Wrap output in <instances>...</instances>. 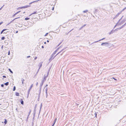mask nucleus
<instances>
[{"label": "nucleus", "mask_w": 126, "mask_h": 126, "mask_svg": "<svg viewBox=\"0 0 126 126\" xmlns=\"http://www.w3.org/2000/svg\"><path fill=\"white\" fill-rule=\"evenodd\" d=\"M118 30H119V29L118 28L116 29H115L114 30H113V31H114V32L115 31H117Z\"/></svg>", "instance_id": "obj_28"}, {"label": "nucleus", "mask_w": 126, "mask_h": 126, "mask_svg": "<svg viewBox=\"0 0 126 126\" xmlns=\"http://www.w3.org/2000/svg\"><path fill=\"white\" fill-rule=\"evenodd\" d=\"M39 70V69H38V71L37 72V73L38 72Z\"/></svg>", "instance_id": "obj_51"}, {"label": "nucleus", "mask_w": 126, "mask_h": 126, "mask_svg": "<svg viewBox=\"0 0 126 126\" xmlns=\"http://www.w3.org/2000/svg\"><path fill=\"white\" fill-rule=\"evenodd\" d=\"M38 82H37L36 84V86H37L38 85Z\"/></svg>", "instance_id": "obj_40"}, {"label": "nucleus", "mask_w": 126, "mask_h": 126, "mask_svg": "<svg viewBox=\"0 0 126 126\" xmlns=\"http://www.w3.org/2000/svg\"><path fill=\"white\" fill-rule=\"evenodd\" d=\"M18 32V31H16V33H17Z\"/></svg>", "instance_id": "obj_55"}, {"label": "nucleus", "mask_w": 126, "mask_h": 126, "mask_svg": "<svg viewBox=\"0 0 126 126\" xmlns=\"http://www.w3.org/2000/svg\"><path fill=\"white\" fill-rule=\"evenodd\" d=\"M61 47V46H60L59 47H58L57 50L55 51L52 54L54 55L56 53L58 50L59 49V48H60Z\"/></svg>", "instance_id": "obj_6"}, {"label": "nucleus", "mask_w": 126, "mask_h": 126, "mask_svg": "<svg viewBox=\"0 0 126 126\" xmlns=\"http://www.w3.org/2000/svg\"><path fill=\"white\" fill-rule=\"evenodd\" d=\"M16 87L15 86H14L13 88V91H15L16 90Z\"/></svg>", "instance_id": "obj_29"}, {"label": "nucleus", "mask_w": 126, "mask_h": 126, "mask_svg": "<svg viewBox=\"0 0 126 126\" xmlns=\"http://www.w3.org/2000/svg\"><path fill=\"white\" fill-rule=\"evenodd\" d=\"M88 11V10H86L85 11H83V12L84 13H86Z\"/></svg>", "instance_id": "obj_22"}, {"label": "nucleus", "mask_w": 126, "mask_h": 126, "mask_svg": "<svg viewBox=\"0 0 126 126\" xmlns=\"http://www.w3.org/2000/svg\"><path fill=\"white\" fill-rule=\"evenodd\" d=\"M24 79L22 78L21 79V81H22V84H23L24 83L23 81H24Z\"/></svg>", "instance_id": "obj_19"}, {"label": "nucleus", "mask_w": 126, "mask_h": 126, "mask_svg": "<svg viewBox=\"0 0 126 126\" xmlns=\"http://www.w3.org/2000/svg\"><path fill=\"white\" fill-rule=\"evenodd\" d=\"M111 79H114L113 77H112V78H111Z\"/></svg>", "instance_id": "obj_62"}, {"label": "nucleus", "mask_w": 126, "mask_h": 126, "mask_svg": "<svg viewBox=\"0 0 126 126\" xmlns=\"http://www.w3.org/2000/svg\"><path fill=\"white\" fill-rule=\"evenodd\" d=\"M10 23H9L7 25H9L11 23V22Z\"/></svg>", "instance_id": "obj_50"}, {"label": "nucleus", "mask_w": 126, "mask_h": 126, "mask_svg": "<svg viewBox=\"0 0 126 126\" xmlns=\"http://www.w3.org/2000/svg\"><path fill=\"white\" fill-rule=\"evenodd\" d=\"M42 103H41V107H40V111H41V108H42Z\"/></svg>", "instance_id": "obj_33"}, {"label": "nucleus", "mask_w": 126, "mask_h": 126, "mask_svg": "<svg viewBox=\"0 0 126 126\" xmlns=\"http://www.w3.org/2000/svg\"><path fill=\"white\" fill-rule=\"evenodd\" d=\"M47 42H49V41L48 40H47Z\"/></svg>", "instance_id": "obj_59"}, {"label": "nucleus", "mask_w": 126, "mask_h": 126, "mask_svg": "<svg viewBox=\"0 0 126 126\" xmlns=\"http://www.w3.org/2000/svg\"><path fill=\"white\" fill-rule=\"evenodd\" d=\"M30 6V5H27V6H24L22 7H19L17 9H22V8H28V7H29Z\"/></svg>", "instance_id": "obj_1"}, {"label": "nucleus", "mask_w": 126, "mask_h": 126, "mask_svg": "<svg viewBox=\"0 0 126 126\" xmlns=\"http://www.w3.org/2000/svg\"><path fill=\"white\" fill-rule=\"evenodd\" d=\"M105 39V38H103L102 39H101L98 41H95L93 43H92V44H93L94 43H97V42H98V41H101V40H103L104 39Z\"/></svg>", "instance_id": "obj_7"}, {"label": "nucleus", "mask_w": 126, "mask_h": 126, "mask_svg": "<svg viewBox=\"0 0 126 126\" xmlns=\"http://www.w3.org/2000/svg\"><path fill=\"white\" fill-rule=\"evenodd\" d=\"M36 111V109L35 108V109L34 108V114H35Z\"/></svg>", "instance_id": "obj_18"}, {"label": "nucleus", "mask_w": 126, "mask_h": 126, "mask_svg": "<svg viewBox=\"0 0 126 126\" xmlns=\"http://www.w3.org/2000/svg\"><path fill=\"white\" fill-rule=\"evenodd\" d=\"M54 124H53L52 125V126H54Z\"/></svg>", "instance_id": "obj_64"}, {"label": "nucleus", "mask_w": 126, "mask_h": 126, "mask_svg": "<svg viewBox=\"0 0 126 126\" xmlns=\"http://www.w3.org/2000/svg\"><path fill=\"white\" fill-rule=\"evenodd\" d=\"M29 19V18H25V20H28Z\"/></svg>", "instance_id": "obj_35"}, {"label": "nucleus", "mask_w": 126, "mask_h": 126, "mask_svg": "<svg viewBox=\"0 0 126 126\" xmlns=\"http://www.w3.org/2000/svg\"><path fill=\"white\" fill-rule=\"evenodd\" d=\"M21 103L23 105L24 104V102L23 100H22L21 101Z\"/></svg>", "instance_id": "obj_24"}, {"label": "nucleus", "mask_w": 126, "mask_h": 126, "mask_svg": "<svg viewBox=\"0 0 126 126\" xmlns=\"http://www.w3.org/2000/svg\"><path fill=\"white\" fill-rule=\"evenodd\" d=\"M9 71L11 73H13V72L10 69H9Z\"/></svg>", "instance_id": "obj_31"}, {"label": "nucleus", "mask_w": 126, "mask_h": 126, "mask_svg": "<svg viewBox=\"0 0 126 126\" xmlns=\"http://www.w3.org/2000/svg\"><path fill=\"white\" fill-rule=\"evenodd\" d=\"M33 86V84H32L30 88L31 89Z\"/></svg>", "instance_id": "obj_25"}, {"label": "nucleus", "mask_w": 126, "mask_h": 126, "mask_svg": "<svg viewBox=\"0 0 126 126\" xmlns=\"http://www.w3.org/2000/svg\"><path fill=\"white\" fill-rule=\"evenodd\" d=\"M3 78H5L6 77L5 76H3Z\"/></svg>", "instance_id": "obj_52"}, {"label": "nucleus", "mask_w": 126, "mask_h": 126, "mask_svg": "<svg viewBox=\"0 0 126 126\" xmlns=\"http://www.w3.org/2000/svg\"><path fill=\"white\" fill-rule=\"evenodd\" d=\"M41 88H42V87H41H41H40L39 90L40 91H41Z\"/></svg>", "instance_id": "obj_42"}, {"label": "nucleus", "mask_w": 126, "mask_h": 126, "mask_svg": "<svg viewBox=\"0 0 126 126\" xmlns=\"http://www.w3.org/2000/svg\"><path fill=\"white\" fill-rule=\"evenodd\" d=\"M42 47L43 48H44V47L43 46H42Z\"/></svg>", "instance_id": "obj_54"}, {"label": "nucleus", "mask_w": 126, "mask_h": 126, "mask_svg": "<svg viewBox=\"0 0 126 126\" xmlns=\"http://www.w3.org/2000/svg\"><path fill=\"white\" fill-rule=\"evenodd\" d=\"M46 92H47V88H46Z\"/></svg>", "instance_id": "obj_43"}, {"label": "nucleus", "mask_w": 126, "mask_h": 126, "mask_svg": "<svg viewBox=\"0 0 126 126\" xmlns=\"http://www.w3.org/2000/svg\"><path fill=\"white\" fill-rule=\"evenodd\" d=\"M125 26V24H124L121 27H119L118 28L119 30H120L122 28H123L124 26Z\"/></svg>", "instance_id": "obj_10"}, {"label": "nucleus", "mask_w": 126, "mask_h": 126, "mask_svg": "<svg viewBox=\"0 0 126 126\" xmlns=\"http://www.w3.org/2000/svg\"><path fill=\"white\" fill-rule=\"evenodd\" d=\"M31 90V89H30V88H29V89L28 93V95H29V94H30V92Z\"/></svg>", "instance_id": "obj_14"}, {"label": "nucleus", "mask_w": 126, "mask_h": 126, "mask_svg": "<svg viewBox=\"0 0 126 126\" xmlns=\"http://www.w3.org/2000/svg\"><path fill=\"white\" fill-rule=\"evenodd\" d=\"M5 39V37H2L1 38V39L2 40H4Z\"/></svg>", "instance_id": "obj_30"}, {"label": "nucleus", "mask_w": 126, "mask_h": 126, "mask_svg": "<svg viewBox=\"0 0 126 126\" xmlns=\"http://www.w3.org/2000/svg\"><path fill=\"white\" fill-rule=\"evenodd\" d=\"M15 15V14H14V15H13V16H15V15Z\"/></svg>", "instance_id": "obj_60"}, {"label": "nucleus", "mask_w": 126, "mask_h": 126, "mask_svg": "<svg viewBox=\"0 0 126 126\" xmlns=\"http://www.w3.org/2000/svg\"><path fill=\"white\" fill-rule=\"evenodd\" d=\"M7 30V29H4L3 30H2V31L3 32Z\"/></svg>", "instance_id": "obj_37"}, {"label": "nucleus", "mask_w": 126, "mask_h": 126, "mask_svg": "<svg viewBox=\"0 0 126 126\" xmlns=\"http://www.w3.org/2000/svg\"><path fill=\"white\" fill-rule=\"evenodd\" d=\"M111 79H114L113 77H112V78H111Z\"/></svg>", "instance_id": "obj_61"}, {"label": "nucleus", "mask_w": 126, "mask_h": 126, "mask_svg": "<svg viewBox=\"0 0 126 126\" xmlns=\"http://www.w3.org/2000/svg\"><path fill=\"white\" fill-rule=\"evenodd\" d=\"M8 84H9L8 82H6V83L4 84H5V85H8Z\"/></svg>", "instance_id": "obj_20"}, {"label": "nucleus", "mask_w": 126, "mask_h": 126, "mask_svg": "<svg viewBox=\"0 0 126 126\" xmlns=\"http://www.w3.org/2000/svg\"><path fill=\"white\" fill-rule=\"evenodd\" d=\"M48 34V33H47L45 35V36H46Z\"/></svg>", "instance_id": "obj_46"}, {"label": "nucleus", "mask_w": 126, "mask_h": 126, "mask_svg": "<svg viewBox=\"0 0 126 126\" xmlns=\"http://www.w3.org/2000/svg\"><path fill=\"white\" fill-rule=\"evenodd\" d=\"M54 55L53 54H52L50 58L49 59V61L50 62L55 57V56L53 57Z\"/></svg>", "instance_id": "obj_4"}, {"label": "nucleus", "mask_w": 126, "mask_h": 126, "mask_svg": "<svg viewBox=\"0 0 126 126\" xmlns=\"http://www.w3.org/2000/svg\"><path fill=\"white\" fill-rule=\"evenodd\" d=\"M3 32L2 31H1V32L0 34H2V33H3Z\"/></svg>", "instance_id": "obj_48"}, {"label": "nucleus", "mask_w": 126, "mask_h": 126, "mask_svg": "<svg viewBox=\"0 0 126 126\" xmlns=\"http://www.w3.org/2000/svg\"><path fill=\"white\" fill-rule=\"evenodd\" d=\"M46 97L47 98L48 96V94H47V92H46Z\"/></svg>", "instance_id": "obj_32"}, {"label": "nucleus", "mask_w": 126, "mask_h": 126, "mask_svg": "<svg viewBox=\"0 0 126 126\" xmlns=\"http://www.w3.org/2000/svg\"><path fill=\"white\" fill-rule=\"evenodd\" d=\"M86 25L85 24V25H84L83 26H82L81 27V29L82 28H83V27H84V26H86ZM80 29H81V28Z\"/></svg>", "instance_id": "obj_34"}, {"label": "nucleus", "mask_w": 126, "mask_h": 126, "mask_svg": "<svg viewBox=\"0 0 126 126\" xmlns=\"http://www.w3.org/2000/svg\"><path fill=\"white\" fill-rule=\"evenodd\" d=\"M108 43L107 42H106L105 43H102L101 44V45H103L104 44H105V45H107V46H108Z\"/></svg>", "instance_id": "obj_8"}, {"label": "nucleus", "mask_w": 126, "mask_h": 126, "mask_svg": "<svg viewBox=\"0 0 126 126\" xmlns=\"http://www.w3.org/2000/svg\"><path fill=\"white\" fill-rule=\"evenodd\" d=\"M5 121H4V123L5 124H7V120L6 119H5Z\"/></svg>", "instance_id": "obj_17"}, {"label": "nucleus", "mask_w": 126, "mask_h": 126, "mask_svg": "<svg viewBox=\"0 0 126 126\" xmlns=\"http://www.w3.org/2000/svg\"><path fill=\"white\" fill-rule=\"evenodd\" d=\"M16 95L17 96H19V93L17 92H16Z\"/></svg>", "instance_id": "obj_13"}, {"label": "nucleus", "mask_w": 126, "mask_h": 126, "mask_svg": "<svg viewBox=\"0 0 126 126\" xmlns=\"http://www.w3.org/2000/svg\"><path fill=\"white\" fill-rule=\"evenodd\" d=\"M19 17H17V18H15V19H14L13 20H15V19H17V18H19Z\"/></svg>", "instance_id": "obj_49"}, {"label": "nucleus", "mask_w": 126, "mask_h": 126, "mask_svg": "<svg viewBox=\"0 0 126 126\" xmlns=\"http://www.w3.org/2000/svg\"><path fill=\"white\" fill-rule=\"evenodd\" d=\"M37 104H36L35 105V107H34V109H36V107H37Z\"/></svg>", "instance_id": "obj_39"}, {"label": "nucleus", "mask_w": 126, "mask_h": 126, "mask_svg": "<svg viewBox=\"0 0 126 126\" xmlns=\"http://www.w3.org/2000/svg\"><path fill=\"white\" fill-rule=\"evenodd\" d=\"M2 23V22H1L0 23V25H1Z\"/></svg>", "instance_id": "obj_53"}, {"label": "nucleus", "mask_w": 126, "mask_h": 126, "mask_svg": "<svg viewBox=\"0 0 126 126\" xmlns=\"http://www.w3.org/2000/svg\"><path fill=\"white\" fill-rule=\"evenodd\" d=\"M18 13V12H17L16 13H15V15H17Z\"/></svg>", "instance_id": "obj_45"}, {"label": "nucleus", "mask_w": 126, "mask_h": 126, "mask_svg": "<svg viewBox=\"0 0 126 126\" xmlns=\"http://www.w3.org/2000/svg\"><path fill=\"white\" fill-rule=\"evenodd\" d=\"M48 73H49V72H48V73H47V76H46V75H44V78L42 80V81H43V82H44V81H45L46 80V78L48 77Z\"/></svg>", "instance_id": "obj_3"}, {"label": "nucleus", "mask_w": 126, "mask_h": 126, "mask_svg": "<svg viewBox=\"0 0 126 126\" xmlns=\"http://www.w3.org/2000/svg\"><path fill=\"white\" fill-rule=\"evenodd\" d=\"M10 52L9 51L8 52V55H10Z\"/></svg>", "instance_id": "obj_41"}, {"label": "nucleus", "mask_w": 126, "mask_h": 126, "mask_svg": "<svg viewBox=\"0 0 126 126\" xmlns=\"http://www.w3.org/2000/svg\"><path fill=\"white\" fill-rule=\"evenodd\" d=\"M121 13V12L118 13L117 15L116 16H115L114 17V18H113V19H115V18L117 17Z\"/></svg>", "instance_id": "obj_5"}, {"label": "nucleus", "mask_w": 126, "mask_h": 126, "mask_svg": "<svg viewBox=\"0 0 126 126\" xmlns=\"http://www.w3.org/2000/svg\"><path fill=\"white\" fill-rule=\"evenodd\" d=\"M4 85L3 84H2L1 85V86L2 87H4Z\"/></svg>", "instance_id": "obj_38"}, {"label": "nucleus", "mask_w": 126, "mask_h": 126, "mask_svg": "<svg viewBox=\"0 0 126 126\" xmlns=\"http://www.w3.org/2000/svg\"><path fill=\"white\" fill-rule=\"evenodd\" d=\"M123 16H122V17L118 21V22H117V23L116 24V25L114 26L113 28L114 29L116 26H117L118 25H121V24H122L123 23H119V24H118L119 22L120 21V20H121V19H122Z\"/></svg>", "instance_id": "obj_2"}, {"label": "nucleus", "mask_w": 126, "mask_h": 126, "mask_svg": "<svg viewBox=\"0 0 126 126\" xmlns=\"http://www.w3.org/2000/svg\"><path fill=\"white\" fill-rule=\"evenodd\" d=\"M7 41H4V43H5L6 45H8V43L7 42Z\"/></svg>", "instance_id": "obj_23"}, {"label": "nucleus", "mask_w": 126, "mask_h": 126, "mask_svg": "<svg viewBox=\"0 0 126 126\" xmlns=\"http://www.w3.org/2000/svg\"><path fill=\"white\" fill-rule=\"evenodd\" d=\"M126 9V7H125L124 8V9H123V10L121 11L120 12H121H121L123 11L125 9Z\"/></svg>", "instance_id": "obj_26"}, {"label": "nucleus", "mask_w": 126, "mask_h": 126, "mask_svg": "<svg viewBox=\"0 0 126 126\" xmlns=\"http://www.w3.org/2000/svg\"><path fill=\"white\" fill-rule=\"evenodd\" d=\"M57 120V118H56V119H55L54 121V123L53 124H54V125L55 123L56 122Z\"/></svg>", "instance_id": "obj_27"}, {"label": "nucleus", "mask_w": 126, "mask_h": 126, "mask_svg": "<svg viewBox=\"0 0 126 126\" xmlns=\"http://www.w3.org/2000/svg\"><path fill=\"white\" fill-rule=\"evenodd\" d=\"M42 62H41L39 64L40 65V66H39V69H40L41 67L42 66Z\"/></svg>", "instance_id": "obj_12"}, {"label": "nucleus", "mask_w": 126, "mask_h": 126, "mask_svg": "<svg viewBox=\"0 0 126 126\" xmlns=\"http://www.w3.org/2000/svg\"><path fill=\"white\" fill-rule=\"evenodd\" d=\"M37 57H35V58H34V59L36 60L37 59Z\"/></svg>", "instance_id": "obj_44"}, {"label": "nucleus", "mask_w": 126, "mask_h": 126, "mask_svg": "<svg viewBox=\"0 0 126 126\" xmlns=\"http://www.w3.org/2000/svg\"><path fill=\"white\" fill-rule=\"evenodd\" d=\"M114 80H117V79H116L114 78Z\"/></svg>", "instance_id": "obj_57"}, {"label": "nucleus", "mask_w": 126, "mask_h": 126, "mask_svg": "<svg viewBox=\"0 0 126 126\" xmlns=\"http://www.w3.org/2000/svg\"><path fill=\"white\" fill-rule=\"evenodd\" d=\"M44 82H43V81H42L40 85V87H41V88L42 87V86Z\"/></svg>", "instance_id": "obj_9"}, {"label": "nucleus", "mask_w": 126, "mask_h": 126, "mask_svg": "<svg viewBox=\"0 0 126 126\" xmlns=\"http://www.w3.org/2000/svg\"><path fill=\"white\" fill-rule=\"evenodd\" d=\"M94 115H95V117L96 118V116H97V114H96V112H95V113H94Z\"/></svg>", "instance_id": "obj_36"}, {"label": "nucleus", "mask_w": 126, "mask_h": 126, "mask_svg": "<svg viewBox=\"0 0 126 126\" xmlns=\"http://www.w3.org/2000/svg\"><path fill=\"white\" fill-rule=\"evenodd\" d=\"M54 7L52 9V10H54Z\"/></svg>", "instance_id": "obj_56"}, {"label": "nucleus", "mask_w": 126, "mask_h": 126, "mask_svg": "<svg viewBox=\"0 0 126 126\" xmlns=\"http://www.w3.org/2000/svg\"><path fill=\"white\" fill-rule=\"evenodd\" d=\"M30 56H27V58H30Z\"/></svg>", "instance_id": "obj_47"}, {"label": "nucleus", "mask_w": 126, "mask_h": 126, "mask_svg": "<svg viewBox=\"0 0 126 126\" xmlns=\"http://www.w3.org/2000/svg\"><path fill=\"white\" fill-rule=\"evenodd\" d=\"M73 29H72L71 30H70V31H69V32H70L72 30H73Z\"/></svg>", "instance_id": "obj_58"}, {"label": "nucleus", "mask_w": 126, "mask_h": 126, "mask_svg": "<svg viewBox=\"0 0 126 126\" xmlns=\"http://www.w3.org/2000/svg\"><path fill=\"white\" fill-rule=\"evenodd\" d=\"M114 32V31L113 30H112L109 33V35L113 33Z\"/></svg>", "instance_id": "obj_11"}, {"label": "nucleus", "mask_w": 126, "mask_h": 126, "mask_svg": "<svg viewBox=\"0 0 126 126\" xmlns=\"http://www.w3.org/2000/svg\"><path fill=\"white\" fill-rule=\"evenodd\" d=\"M37 13V12H34V13H32V14H31L30 15V16H31L32 15H33V14H36Z\"/></svg>", "instance_id": "obj_15"}, {"label": "nucleus", "mask_w": 126, "mask_h": 126, "mask_svg": "<svg viewBox=\"0 0 126 126\" xmlns=\"http://www.w3.org/2000/svg\"><path fill=\"white\" fill-rule=\"evenodd\" d=\"M39 0H37V1H33V2H31L30 3H29V4H32L33 3V2H37V1H38Z\"/></svg>", "instance_id": "obj_21"}, {"label": "nucleus", "mask_w": 126, "mask_h": 126, "mask_svg": "<svg viewBox=\"0 0 126 126\" xmlns=\"http://www.w3.org/2000/svg\"><path fill=\"white\" fill-rule=\"evenodd\" d=\"M63 49H62L55 56H56V55H57L58 54H59L62 51H63Z\"/></svg>", "instance_id": "obj_16"}, {"label": "nucleus", "mask_w": 126, "mask_h": 126, "mask_svg": "<svg viewBox=\"0 0 126 126\" xmlns=\"http://www.w3.org/2000/svg\"><path fill=\"white\" fill-rule=\"evenodd\" d=\"M125 21V20H123V22H124Z\"/></svg>", "instance_id": "obj_63"}]
</instances>
